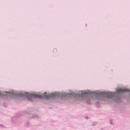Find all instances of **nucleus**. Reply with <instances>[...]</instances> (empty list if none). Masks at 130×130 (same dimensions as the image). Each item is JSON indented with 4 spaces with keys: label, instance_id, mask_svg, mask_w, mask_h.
I'll return each instance as SVG.
<instances>
[{
    "label": "nucleus",
    "instance_id": "obj_1",
    "mask_svg": "<svg viewBox=\"0 0 130 130\" xmlns=\"http://www.w3.org/2000/svg\"><path fill=\"white\" fill-rule=\"evenodd\" d=\"M0 100L8 102H19V90L11 89L0 92Z\"/></svg>",
    "mask_w": 130,
    "mask_h": 130
},
{
    "label": "nucleus",
    "instance_id": "obj_8",
    "mask_svg": "<svg viewBox=\"0 0 130 130\" xmlns=\"http://www.w3.org/2000/svg\"><path fill=\"white\" fill-rule=\"evenodd\" d=\"M85 26H88V24H85Z\"/></svg>",
    "mask_w": 130,
    "mask_h": 130
},
{
    "label": "nucleus",
    "instance_id": "obj_5",
    "mask_svg": "<svg viewBox=\"0 0 130 130\" xmlns=\"http://www.w3.org/2000/svg\"><path fill=\"white\" fill-rule=\"evenodd\" d=\"M96 124H97V123L96 122H93L92 123H91V125L94 126V125H96Z\"/></svg>",
    "mask_w": 130,
    "mask_h": 130
},
{
    "label": "nucleus",
    "instance_id": "obj_4",
    "mask_svg": "<svg viewBox=\"0 0 130 130\" xmlns=\"http://www.w3.org/2000/svg\"><path fill=\"white\" fill-rule=\"evenodd\" d=\"M0 127H2V128H6V126H5L4 124H0Z\"/></svg>",
    "mask_w": 130,
    "mask_h": 130
},
{
    "label": "nucleus",
    "instance_id": "obj_3",
    "mask_svg": "<svg viewBox=\"0 0 130 130\" xmlns=\"http://www.w3.org/2000/svg\"><path fill=\"white\" fill-rule=\"evenodd\" d=\"M53 52L54 53H57V49L56 48H54L53 50Z\"/></svg>",
    "mask_w": 130,
    "mask_h": 130
},
{
    "label": "nucleus",
    "instance_id": "obj_7",
    "mask_svg": "<svg viewBox=\"0 0 130 130\" xmlns=\"http://www.w3.org/2000/svg\"><path fill=\"white\" fill-rule=\"evenodd\" d=\"M85 118H86V119H88V118H89V117L86 116V117H85Z\"/></svg>",
    "mask_w": 130,
    "mask_h": 130
},
{
    "label": "nucleus",
    "instance_id": "obj_6",
    "mask_svg": "<svg viewBox=\"0 0 130 130\" xmlns=\"http://www.w3.org/2000/svg\"><path fill=\"white\" fill-rule=\"evenodd\" d=\"M110 123L111 124H112V120H111L110 121Z\"/></svg>",
    "mask_w": 130,
    "mask_h": 130
},
{
    "label": "nucleus",
    "instance_id": "obj_2",
    "mask_svg": "<svg viewBox=\"0 0 130 130\" xmlns=\"http://www.w3.org/2000/svg\"><path fill=\"white\" fill-rule=\"evenodd\" d=\"M21 116H25V119L27 121V122L25 123V126L29 127L30 126V122H29V120L31 119V118H39V116L38 115L34 114V112L33 111H31L29 112L24 111V112H19L16 114V117H13L11 118V120L12 122H16L17 120V118L18 117H21Z\"/></svg>",
    "mask_w": 130,
    "mask_h": 130
},
{
    "label": "nucleus",
    "instance_id": "obj_9",
    "mask_svg": "<svg viewBox=\"0 0 130 130\" xmlns=\"http://www.w3.org/2000/svg\"><path fill=\"white\" fill-rule=\"evenodd\" d=\"M5 104H6V103H4V105H5Z\"/></svg>",
    "mask_w": 130,
    "mask_h": 130
}]
</instances>
